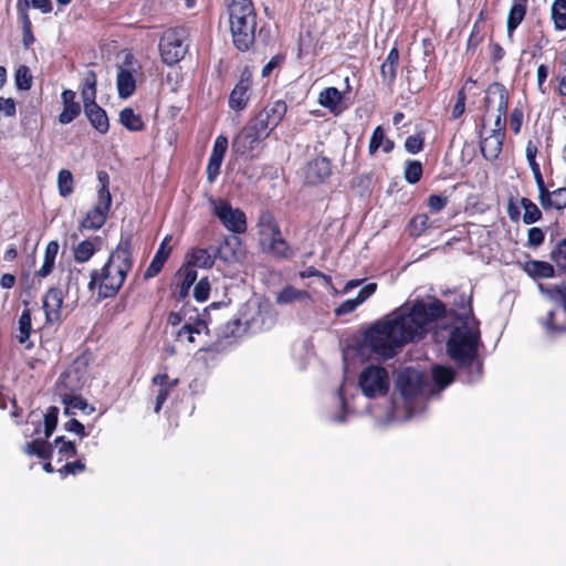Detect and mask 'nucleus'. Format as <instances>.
<instances>
[{
  "mask_svg": "<svg viewBox=\"0 0 566 566\" xmlns=\"http://www.w3.org/2000/svg\"><path fill=\"white\" fill-rule=\"evenodd\" d=\"M96 85H97V74L95 71L90 70L85 73L83 85L81 88V96L83 102L90 99H96Z\"/></svg>",
  "mask_w": 566,
  "mask_h": 566,
  "instance_id": "37998d69",
  "label": "nucleus"
},
{
  "mask_svg": "<svg viewBox=\"0 0 566 566\" xmlns=\"http://www.w3.org/2000/svg\"><path fill=\"white\" fill-rule=\"evenodd\" d=\"M63 292L57 287H50L43 296L45 321L49 324L59 323L62 318Z\"/></svg>",
  "mask_w": 566,
  "mask_h": 566,
  "instance_id": "6ab92c4d",
  "label": "nucleus"
},
{
  "mask_svg": "<svg viewBox=\"0 0 566 566\" xmlns=\"http://www.w3.org/2000/svg\"><path fill=\"white\" fill-rule=\"evenodd\" d=\"M549 259L562 272L566 273V241L562 239L556 243L549 252Z\"/></svg>",
  "mask_w": 566,
  "mask_h": 566,
  "instance_id": "3c124183",
  "label": "nucleus"
},
{
  "mask_svg": "<svg viewBox=\"0 0 566 566\" xmlns=\"http://www.w3.org/2000/svg\"><path fill=\"white\" fill-rule=\"evenodd\" d=\"M465 102H467V93H465L464 87H461L457 92V99H455L454 105L452 106V111H451L452 119H458L464 114Z\"/></svg>",
  "mask_w": 566,
  "mask_h": 566,
  "instance_id": "338daca9",
  "label": "nucleus"
},
{
  "mask_svg": "<svg viewBox=\"0 0 566 566\" xmlns=\"http://www.w3.org/2000/svg\"><path fill=\"white\" fill-rule=\"evenodd\" d=\"M446 304L433 298L427 304L415 301L408 311L397 310L369 326L363 336L364 345L384 359L395 357L406 344L421 338L429 323L446 317Z\"/></svg>",
  "mask_w": 566,
  "mask_h": 566,
  "instance_id": "f257e3e1",
  "label": "nucleus"
},
{
  "mask_svg": "<svg viewBox=\"0 0 566 566\" xmlns=\"http://www.w3.org/2000/svg\"><path fill=\"white\" fill-rule=\"evenodd\" d=\"M19 21L22 27V43L25 49H29L34 42L35 36L32 31V22L29 12L17 11Z\"/></svg>",
  "mask_w": 566,
  "mask_h": 566,
  "instance_id": "49530a36",
  "label": "nucleus"
},
{
  "mask_svg": "<svg viewBox=\"0 0 566 566\" xmlns=\"http://www.w3.org/2000/svg\"><path fill=\"white\" fill-rule=\"evenodd\" d=\"M541 292L552 301L556 307L549 311L541 324L549 337L566 333V284L539 285Z\"/></svg>",
  "mask_w": 566,
  "mask_h": 566,
  "instance_id": "39448f33",
  "label": "nucleus"
},
{
  "mask_svg": "<svg viewBox=\"0 0 566 566\" xmlns=\"http://www.w3.org/2000/svg\"><path fill=\"white\" fill-rule=\"evenodd\" d=\"M332 174V164L327 157L317 156L310 160L305 168V181L307 185H319Z\"/></svg>",
  "mask_w": 566,
  "mask_h": 566,
  "instance_id": "a211bd4d",
  "label": "nucleus"
},
{
  "mask_svg": "<svg viewBox=\"0 0 566 566\" xmlns=\"http://www.w3.org/2000/svg\"><path fill=\"white\" fill-rule=\"evenodd\" d=\"M63 109L57 119L62 125H67L81 114V104L76 101V93L72 90H64L61 94Z\"/></svg>",
  "mask_w": 566,
  "mask_h": 566,
  "instance_id": "393cba45",
  "label": "nucleus"
},
{
  "mask_svg": "<svg viewBox=\"0 0 566 566\" xmlns=\"http://www.w3.org/2000/svg\"><path fill=\"white\" fill-rule=\"evenodd\" d=\"M97 179L101 187L97 191V199L105 200L106 205H112V195L109 192V175L105 170L97 171Z\"/></svg>",
  "mask_w": 566,
  "mask_h": 566,
  "instance_id": "6e6d98bb",
  "label": "nucleus"
},
{
  "mask_svg": "<svg viewBox=\"0 0 566 566\" xmlns=\"http://www.w3.org/2000/svg\"><path fill=\"white\" fill-rule=\"evenodd\" d=\"M133 268L132 235L120 238L101 270H93L88 290L97 289L101 298L114 297L123 286Z\"/></svg>",
  "mask_w": 566,
  "mask_h": 566,
  "instance_id": "f03ea898",
  "label": "nucleus"
},
{
  "mask_svg": "<svg viewBox=\"0 0 566 566\" xmlns=\"http://www.w3.org/2000/svg\"><path fill=\"white\" fill-rule=\"evenodd\" d=\"M430 386L428 375L413 367H406L398 371L396 388L406 401H413Z\"/></svg>",
  "mask_w": 566,
  "mask_h": 566,
  "instance_id": "0eeeda50",
  "label": "nucleus"
},
{
  "mask_svg": "<svg viewBox=\"0 0 566 566\" xmlns=\"http://www.w3.org/2000/svg\"><path fill=\"white\" fill-rule=\"evenodd\" d=\"M305 291H300L292 285L283 287L276 296L277 304H290L306 296Z\"/></svg>",
  "mask_w": 566,
  "mask_h": 566,
  "instance_id": "603ef678",
  "label": "nucleus"
},
{
  "mask_svg": "<svg viewBox=\"0 0 566 566\" xmlns=\"http://www.w3.org/2000/svg\"><path fill=\"white\" fill-rule=\"evenodd\" d=\"M57 188L61 197H69L74 189L73 175L69 169H61L57 174Z\"/></svg>",
  "mask_w": 566,
  "mask_h": 566,
  "instance_id": "8fccbe9b",
  "label": "nucleus"
},
{
  "mask_svg": "<svg viewBox=\"0 0 566 566\" xmlns=\"http://www.w3.org/2000/svg\"><path fill=\"white\" fill-rule=\"evenodd\" d=\"M538 202L545 211L556 210L564 211L566 209V186L549 190L544 182L537 186Z\"/></svg>",
  "mask_w": 566,
  "mask_h": 566,
  "instance_id": "dca6fc26",
  "label": "nucleus"
},
{
  "mask_svg": "<svg viewBox=\"0 0 566 566\" xmlns=\"http://www.w3.org/2000/svg\"><path fill=\"white\" fill-rule=\"evenodd\" d=\"M537 153H538L537 145H535L532 140H528L526 148H525V156H526L528 166L532 170L536 187L545 181L543 174L541 171L539 164L536 160Z\"/></svg>",
  "mask_w": 566,
  "mask_h": 566,
  "instance_id": "58836bf2",
  "label": "nucleus"
},
{
  "mask_svg": "<svg viewBox=\"0 0 566 566\" xmlns=\"http://www.w3.org/2000/svg\"><path fill=\"white\" fill-rule=\"evenodd\" d=\"M552 20L557 31L566 30V0H554L552 4Z\"/></svg>",
  "mask_w": 566,
  "mask_h": 566,
  "instance_id": "de8ad7c7",
  "label": "nucleus"
},
{
  "mask_svg": "<svg viewBox=\"0 0 566 566\" xmlns=\"http://www.w3.org/2000/svg\"><path fill=\"white\" fill-rule=\"evenodd\" d=\"M119 123L129 132H142L145 128L142 116L132 107H125L119 112Z\"/></svg>",
  "mask_w": 566,
  "mask_h": 566,
  "instance_id": "4c0bfd02",
  "label": "nucleus"
},
{
  "mask_svg": "<svg viewBox=\"0 0 566 566\" xmlns=\"http://www.w3.org/2000/svg\"><path fill=\"white\" fill-rule=\"evenodd\" d=\"M230 243L231 239L224 238L213 251L207 248H192L187 252L181 266H186L188 270H196L197 268L211 269L218 258L228 262L235 258V252L230 247Z\"/></svg>",
  "mask_w": 566,
  "mask_h": 566,
  "instance_id": "423d86ee",
  "label": "nucleus"
},
{
  "mask_svg": "<svg viewBox=\"0 0 566 566\" xmlns=\"http://www.w3.org/2000/svg\"><path fill=\"white\" fill-rule=\"evenodd\" d=\"M379 148H382V151L386 154L391 153L395 148V142L386 136L381 125L376 126L371 133L368 145L369 156H375Z\"/></svg>",
  "mask_w": 566,
  "mask_h": 566,
  "instance_id": "cd10ccee",
  "label": "nucleus"
},
{
  "mask_svg": "<svg viewBox=\"0 0 566 566\" xmlns=\"http://www.w3.org/2000/svg\"><path fill=\"white\" fill-rule=\"evenodd\" d=\"M545 241V231L538 227H532L527 230L526 247L531 249L539 248Z\"/></svg>",
  "mask_w": 566,
  "mask_h": 566,
  "instance_id": "052dcab7",
  "label": "nucleus"
},
{
  "mask_svg": "<svg viewBox=\"0 0 566 566\" xmlns=\"http://www.w3.org/2000/svg\"><path fill=\"white\" fill-rule=\"evenodd\" d=\"M210 282L207 276L201 277L193 287V297L197 302H206L210 295Z\"/></svg>",
  "mask_w": 566,
  "mask_h": 566,
  "instance_id": "680f3d73",
  "label": "nucleus"
},
{
  "mask_svg": "<svg viewBox=\"0 0 566 566\" xmlns=\"http://www.w3.org/2000/svg\"><path fill=\"white\" fill-rule=\"evenodd\" d=\"M170 240H171V237L166 235L163 239V241L160 242L153 260L150 261L148 268L146 269V271L144 273L145 280L155 277L161 272L165 263L169 259L171 251H172V248L169 245Z\"/></svg>",
  "mask_w": 566,
  "mask_h": 566,
  "instance_id": "5701e85b",
  "label": "nucleus"
},
{
  "mask_svg": "<svg viewBox=\"0 0 566 566\" xmlns=\"http://www.w3.org/2000/svg\"><path fill=\"white\" fill-rule=\"evenodd\" d=\"M449 202V198L447 196L432 193L427 199V207L429 212L438 213L442 211Z\"/></svg>",
  "mask_w": 566,
  "mask_h": 566,
  "instance_id": "69168bd1",
  "label": "nucleus"
},
{
  "mask_svg": "<svg viewBox=\"0 0 566 566\" xmlns=\"http://www.w3.org/2000/svg\"><path fill=\"white\" fill-rule=\"evenodd\" d=\"M60 409L56 406H51L44 413V436L50 439L57 427Z\"/></svg>",
  "mask_w": 566,
  "mask_h": 566,
  "instance_id": "864d4df0",
  "label": "nucleus"
},
{
  "mask_svg": "<svg viewBox=\"0 0 566 566\" xmlns=\"http://www.w3.org/2000/svg\"><path fill=\"white\" fill-rule=\"evenodd\" d=\"M17 11L29 12V10L36 9L41 13H51L53 11V3L51 0H17Z\"/></svg>",
  "mask_w": 566,
  "mask_h": 566,
  "instance_id": "c03bdc74",
  "label": "nucleus"
},
{
  "mask_svg": "<svg viewBox=\"0 0 566 566\" xmlns=\"http://www.w3.org/2000/svg\"><path fill=\"white\" fill-rule=\"evenodd\" d=\"M222 161L223 158L210 155L207 165V179L210 184L214 182L219 176Z\"/></svg>",
  "mask_w": 566,
  "mask_h": 566,
  "instance_id": "774afa93",
  "label": "nucleus"
},
{
  "mask_svg": "<svg viewBox=\"0 0 566 566\" xmlns=\"http://www.w3.org/2000/svg\"><path fill=\"white\" fill-rule=\"evenodd\" d=\"M83 107L90 124L99 134H106L109 129V120L106 111L96 103V99L83 102Z\"/></svg>",
  "mask_w": 566,
  "mask_h": 566,
  "instance_id": "412c9836",
  "label": "nucleus"
},
{
  "mask_svg": "<svg viewBox=\"0 0 566 566\" xmlns=\"http://www.w3.org/2000/svg\"><path fill=\"white\" fill-rule=\"evenodd\" d=\"M197 270H188L180 266L175 273L174 281L170 285V297L175 303H184L189 296L191 286L197 280Z\"/></svg>",
  "mask_w": 566,
  "mask_h": 566,
  "instance_id": "4468645a",
  "label": "nucleus"
},
{
  "mask_svg": "<svg viewBox=\"0 0 566 566\" xmlns=\"http://www.w3.org/2000/svg\"><path fill=\"white\" fill-rule=\"evenodd\" d=\"M116 85L118 96L120 98H128L135 93L136 80L129 70L120 67L117 73Z\"/></svg>",
  "mask_w": 566,
  "mask_h": 566,
  "instance_id": "72a5a7b5",
  "label": "nucleus"
},
{
  "mask_svg": "<svg viewBox=\"0 0 566 566\" xmlns=\"http://www.w3.org/2000/svg\"><path fill=\"white\" fill-rule=\"evenodd\" d=\"M101 244V238L94 237L91 239H86L81 241L73 248V256L75 262L85 263L87 262L98 250V245Z\"/></svg>",
  "mask_w": 566,
  "mask_h": 566,
  "instance_id": "c756f323",
  "label": "nucleus"
},
{
  "mask_svg": "<svg viewBox=\"0 0 566 566\" xmlns=\"http://www.w3.org/2000/svg\"><path fill=\"white\" fill-rule=\"evenodd\" d=\"M195 316H188V322L184 324L175 334L177 342H187L188 344H195V335L201 334L202 329H208L206 321L197 313V308L193 307Z\"/></svg>",
  "mask_w": 566,
  "mask_h": 566,
  "instance_id": "aec40b11",
  "label": "nucleus"
},
{
  "mask_svg": "<svg viewBox=\"0 0 566 566\" xmlns=\"http://www.w3.org/2000/svg\"><path fill=\"white\" fill-rule=\"evenodd\" d=\"M432 380L439 389H444L453 382L455 373L451 367L436 365L431 369Z\"/></svg>",
  "mask_w": 566,
  "mask_h": 566,
  "instance_id": "ea45409f",
  "label": "nucleus"
},
{
  "mask_svg": "<svg viewBox=\"0 0 566 566\" xmlns=\"http://www.w3.org/2000/svg\"><path fill=\"white\" fill-rule=\"evenodd\" d=\"M256 228H258V235H259V241H260V240H266V237L269 234L273 233L274 230L280 228V224L271 211L263 210L259 214Z\"/></svg>",
  "mask_w": 566,
  "mask_h": 566,
  "instance_id": "f704fd0d",
  "label": "nucleus"
},
{
  "mask_svg": "<svg viewBox=\"0 0 566 566\" xmlns=\"http://www.w3.org/2000/svg\"><path fill=\"white\" fill-rule=\"evenodd\" d=\"M192 306L187 301L184 303L180 311H171L167 316V324L171 326H178L186 317L188 318L189 311H192Z\"/></svg>",
  "mask_w": 566,
  "mask_h": 566,
  "instance_id": "0e129e2a",
  "label": "nucleus"
},
{
  "mask_svg": "<svg viewBox=\"0 0 566 566\" xmlns=\"http://www.w3.org/2000/svg\"><path fill=\"white\" fill-rule=\"evenodd\" d=\"M358 385L367 398L385 396L389 390L388 371L382 366L369 365L361 370Z\"/></svg>",
  "mask_w": 566,
  "mask_h": 566,
  "instance_id": "9d476101",
  "label": "nucleus"
},
{
  "mask_svg": "<svg viewBox=\"0 0 566 566\" xmlns=\"http://www.w3.org/2000/svg\"><path fill=\"white\" fill-rule=\"evenodd\" d=\"M398 63L384 61L380 65V76L384 84L391 86L397 77Z\"/></svg>",
  "mask_w": 566,
  "mask_h": 566,
  "instance_id": "13d9d810",
  "label": "nucleus"
},
{
  "mask_svg": "<svg viewBox=\"0 0 566 566\" xmlns=\"http://www.w3.org/2000/svg\"><path fill=\"white\" fill-rule=\"evenodd\" d=\"M504 140L505 136L491 132L488 137L482 138L480 142L482 156L486 160L497 159L502 153Z\"/></svg>",
  "mask_w": 566,
  "mask_h": 566,
  "instance_id": "bb28decb",
  "label": "nucleus"
},
{
  "mask_svg": "<svg viewBox=\"0 0 566 566\" xmlns=\"http://www.w3.org/2000/svg\"><path fill=\"white\" fill-rule=\"evenodd\" d=\"M270 133L250 118L240 133L233 138L232 149L237 155L250 156L255 147L266 139Z\"/></svg>",
  "mask_w": 566,
  "mask_h": 566,
  "instance_id": "9b49d317",
  "label": "nucleus"
},
{
  "mask_svg": "<svg viewBox=\"0 0 566 566\" xmlns=\"http://www.w3.org/2000/svg\"><path fill=\"white\" fill-rule=\"evenodd\" d=\"M49 439L36 438L25 443L23 451L28 455H36L42 460H50L53 454V446L48 441Z\"/></svg>",
  "mask_w": 566,
  "mask_h": 566,
  "instance_id": "473e14b6",
  "label": "nucleus"
},
{
  "mask_svg": "<svg viewBox=\"0 0 566 566\" xmlns=\"http://www.w3.org/2000/svg\"><path fill=\"white\" fill-rule=\"evenodd\" d=\"M524 272L534 280L552 279L555 276V268L546 261L528 260L523 264Z\"/></svg>",
  "mask_w": 566,
  "mask_h": 566,
  "instance_id": "c85d7f7f",
  "label": "nucleus"
},
{
  "mask_svg": "<svg viewBox=\"0 0 566 566\" xmlns=\"http://www.w3.org/2000/svg\"><path fill=\"white\" fill-rule=\"evenodd\" d=\"M54 446L57 449V461L69 460L77 454V449L74 442L65 439L64 436H59L54 439Z\"/></svg>",
  "mask_w": 566,
  "mask_h": 566,
  "instance_id": "a18cd8bd",
  "label": "nucleus"
},
{
  "mask_svg": "<svg viewBox=\"0 0 566 566\" xmlns=\"http://www.w3.org/2000/svg\"><path fill=\"white\" fill-rule=\"evenodd\" d=\"M151 384L159 387L154 408V411L158 413L169 397L171 390L178 386L179 378H170L167 373H161L153 377Z\"/></svg>",
  "mask_w": 566,
  "mask_h": 566,
  "instance_id": "b1692460",
  "label": "nucleus"
},
{
  "mask_svg": "<svg viewBox=\"0 0 566 566\" xmlns=\"http://www.w3.org/2000/svg\"><path fill=\"white\" fill-rule=\"evenodd\" d=\"M287 112L285 101L277 99L265 105L252 118L260 127L266 129L270 134L281 124Z\"/></svg>",
  "mask_w": 566,
  "mask_h": 566,
  "instance_id": "ddd939ff",
  "label": "nucleus"
},
{
  "mask_svg": "<svg viewBox=\"0 0 566 566\" xmlns=\"http://www.w3.org/2000/svg\"><path fill=\"white\" fill-rule=\"evenodd\" d=\"M212 214L220 223L233 234H243L248 230L245 212L240 208L232 207L226 199H211Z\"/></svg>",
  "mask_w": 566,
  "mask_h": 566,
  "instance_id": "6e6552de",
  "label": "nucleus"
},
{
  "mask_svg": "<svg viewBox=\"0 0 566 566\" xmlns=\"http://www.w3.org/2000/svg\"><path fill=\"white\" fill-rule=\"evenodd\" d=\"M111 207L112 205H106L105 200L97 199V202L86 212L84 219L81 221V227L88 230L101 229L107 220Z\"/></svg>",
  "mask_w": 566,
  "mask_h": 566,
  "instance_id": "4be33fe9",
  "label": "nucleus"
},
{
  "mask_svg": "<svg viewBox=\"0 0 566 566\" xmlns=\"http://www.w3.org/2000/svg\"><path fill=\"white\" fill-rule=\"evenodd\" d=\"M18 335L17 339L20 344H24L27 349L33 347V343H27L32 333V319L30 308H24L18 321Z\"/></svg>",
  "mask_w": 566,
  "mask_h": 566,
  "instance_id": "c9c22d12",
  "label": "nucleus"
},
{
  "mask_svg": "<svg viewBox=\"0 0 566 566\" xmlns=\"http://www.w3.org/2000/svg\"><path fill=\"white\" fill-rule=\"evenodd\" d=\"M185 38V30L181 28H170L163 33L159 52L166 65L172 66L184 59L187 53Z\"/></svg>",
  "mask_w": 566,
  "mask_h": 566,
  "instance_id": "1a4fd4ad",
  "label": "nucleus"
},
{
  "mask_svg": "<svg viewBox=\"0 0 566 566\" xmlns=\"http://www.w3.org/2000/svg\"><path fill=\"white\" fill-rule=\"evenodd\" d=\"M15 85L19 90L28 91L32 86V75L28 66L20 65L15 71Z\"/></svg>",
  "mask_w": 566,
  "mask_h": 566,
  "instance_id": "bf43d9fd",
  "label": "nucleus"
},
{
  "mask_svg": "<svg viewBox=\"0 0 566 566\" xmlns=\"http://www.w3.org/2000/svg\"><path fill=\"white\" fill-rule=\"evenodd\" d=\"M484 108L489 112L496 108L497 112H507L510 105V93L501 82H492L485 90L483 98Z\"/></svg>",
  "mask_w": 566,
  "mask_h": 566,
  "instance_id": "f3484780",
  "label": "nucleus"
},
{
  "mask_svg": "<svg viewBox=\"0 0 566 566\" xmlns=\"http://www.w3.org/2000/svg\"><path fill=\"white\" fill-rule=\"evenodd\" d=\"M520 203L524 209L522 219L525 224H533L542 220V210L531 199L522 197Z\"/></svg>",
  "mask_w": 566,
  "mask_h": 566,
  "instance_id": "a19ab883",
  "label": "nucleus"
},
{
  "mask_svg": "<svg viewBox=\"0 0 566 566\" xmlns=\"http://www.w3.org/2000/svg\"><path fill=\"white\" fill-rule=\"evenodd\" d=\"M403 147L407 153L412 155L421 153L424 148V133L419 132L408 136L405 140Z\"/></svg>",
  "mask_w": 566,
  "mask_h": 566,
  "instance_id": "5fc2aeb1",
  "label": "nucleus"
},
{
  "mask_svg": "<svg viewBox=\"0 0 566 566\" xmlns=\"http://www.w3.org/2000/svg\"><path fill=\"white\" fill-rule=\"evenodd\" d=\"M423 175V167L419 160H407L403 170L405 180L415 185L420 181Z\"/></svg>",
  "mask_w": 566,
  "mask_h": 566,
  "instance_id": "09e8293b",
  "label": "nucleus"
},
{
  "mask_svg": "<svg viewBox=\"0 0 566 566\" xmlns=\"http://www.w3.org/2000/svg\"><path fill=\"white\" fill-rule=\"evenodd\" d=\"M528 2L530 0H512L506 18V32L509 38H513L515 30L525 19Z\"/></svg>",
  "mask_w": 566,
  "mask_h": 566,
  "instance_id": "a878e982",
  "label": "nucleus"
},
{
  "mask_svg": "<svg viewBox=\"0 0 566 566\" xmlns=\"http://www.w3.org/2000/svg\"><path fill=\"white\" fill-rule=\"evenodd\" d=\"M253 74L249 66L243 67L238 83L229 95V107L234 112H242L247 108L252 91Z\"/></svg>",
  "mask_w": 566,
  "mask_h": 566,
  "instance_id": "f8f14e48",
  "label": "nucleus"
},
{
  "mask_svg": "<svg viewBox=\"0 0 566 566\" xmlns=\"http://www.w3.org/2000/svg\"><path fill=\"white\" fill-rule=\"evenodd\" d=\"M229 29L234 48L250 51L255 43L258 13L252 0H229L227 3Z\"/></svg>",
  "mask_w": 566,
  "mask_h": 566,
  "instance_id": "20e7f679",
  "label": "nucleus"
},
{
  "mask_svg": "<svg viewBox=\"0 0 566 566\" xmlns=\"http://www.w3.org/2000/svg\"><path fill=\"white\" fill-rule=\"evenodd\" d=\"M472 314L469 303L468 314L462 326L455 327L447 342V353L459 369H467L469 381L481 377L483 364L478 357V347L481 334L478 324L474 327L468 326L467 319Z\"/></svg>",
  "mask_w": 566,
  "mask_h": 566,
  "instance_id": "7ed1b4c3",
  "label": "nucleus"
},
{
  "mask_svg": "<svg viewBox=\"0 0 566 566\" xmlns=\"http://www.w3.org/2000/svg\"><path fill=\"white\" fill-rule=\"evenodd\" d=\"M59 249L60 245L56 240L46 244L42 266L35 272V276L43 279L53 272Z\"/></svg>",
  "mask_w": 566,
  "mask_h": 566,
  "instance_id": "2f4dec72",
  "label": "nucleus"
},
{
  "mask_svg": "<svg viewBox=\"0 0 566 566\" xmlns=\"http://www.w3.org/2000/svg\"><path fill=\"white\" fill-rule=\"evenodd\" d=\"M64 402L66 403V413H69L70 409H78L86 413H90L94 410V408L91 407L87 403V401L81 396H69L67 398L64 399Z\"/></svg>",
  "mask_w": 566,
  "mask_h": 566,
  "instance_id": "e2e57ef3",
  "label": "nucleus"
},
{
  "mask_svg": "<svg viewBox=\"0 0 566 566\" xmlns=\"http://www.w3.org/2000/svg\"><path fill=\"white\" fill-rule=\"evenodd\" d=\"M431 227L430 218L426 213L413 216L408 223L410 237L418 238Z\"/></svg>",
  "mask_w": 566,
  "mask_h": 566,
  "instance_id": "79ce46f5",
  "label": "nucleus"
},
{
  "mask_svg": "<svg viewBox=\"0 0 566 566\" xmlns=\"http://www.w3.org/2000/svg\"><path fill=\"white\" fill-rule=\"evenodd\" d=\"M485 38L484 23L482 17L476 20L471 29L470 35L465 45L467 54H474L478 48L482 44Z\"/></svg>",
  "mask_w": 566,
  "mask_h": 566,
  "instance_id": "e433bc0d",
  "label": "nucleus"
},
{
  "mask_svg": "<svg viewBox=\"0 0 566 566\" xmlns=\"http://www.w3.org/2000/svg\"><path fill=\"white\" fill-rule=\"evenodd\" d=\"M263 251L279 260H289L293 258L294 250L291 244L283 238L281 228L274 230L266 237V240H260Z\"/></svg>",
  "mask_w": 566,
  "mask_h": 566,
  "instance_id": "2eb2a0df",
  "label": "nucleus"
},
{
  "mask_svg": "<svg viewBox=\"0 0 566 566\" xmlns=\"http://www.w3.org/2000/svg\"><path fill=\"white\" fill-rule=\"evenodd\" d=\"M343 95L336 87L329 86L321 91L318 94V103L321 106L329 109L333 114L338 115L342 112L339 104Z\"/></svg>",
  "mask_w": 566,
  "mask_h": 566,
  "instance_id": "7c9ffc66",
  "label": "nucleus"
},
{
  "mask_svg": "<svg viewBox=\"0 0 566 566\" xmlns=\"http://www.w3.org/2000/svg\"><path fill=\"white\" fill-rule=\"evenodd\" d=\"M509 125L515 135H518L524 120V111L520 103L511 111L507 116Z\"/></svg>",
  "mask_w": 566,
  "mask_h": 566,
  "instance_id": "4d7b16f0",
  "label": "nucleus"
}]
</instances>
